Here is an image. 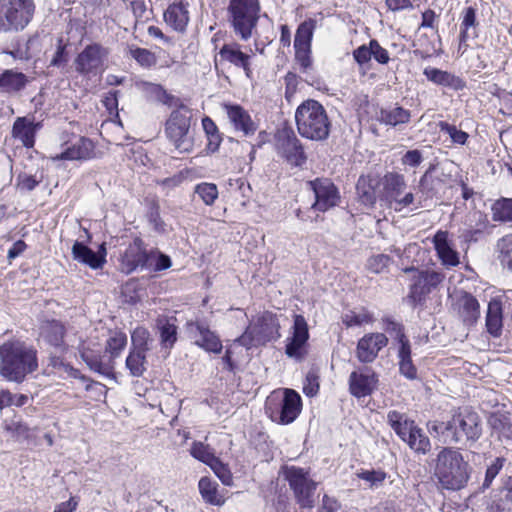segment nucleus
<instances>
[{
    "label": "nucleus",
    "mask_w": 512,
    "mask_h": 512,
    "mask_svg": "<svg viewBox=\"0 0 512 512\" xmlns=\"http://www.w3.org/2000/svg\"><path fill=\"white\" fill-rule=\"evenodd\" d=\"M433 462V475L441 488L458 491L467 485L472 468L459 448L441 447Z\"/></svg>",
    "instance_id": "f257e3e1"
},
{
    "label": "nucleus",
    "mask_w": 512,
    "mask_h": 512,
    "mask_svg": "<svg viewBox=\"0 0 512 512\" xmlns=\"http://www.w3.org/2000/svg\"><path fill=\"white\" fill-rule=\"evenodd\" d=\"M0 373L9 381L22 382L38 368L37 350L22 341H8L0 346Z\"/></svg>",
    "instance_id": "f03ea898"
},
{
    "label": "nucleus",
    "mask_w": 512,
    "mask_h": 512,
    "mask_svg": "<svg viewBox=\"0 0 512 512\" xmlns=\"http://www.w3.org/2000/svg\"><path fill=\"white\" fill-rule=\"evenodd\" d=\"M295 121L299 134L312 141H323L329 137L331 121L323 105L308 99L296 109Z\"/></svg>",
    "instance_id": "7ed1b4c3"
},
{
    "label": "nucleus",
    "mask_w": 512,
    "mask_h": 512,
    "mask_svg": "<svg viewBox=\"0 0 512 512\" xmlns=\"http://www.w3.org/2000/svg\"><path fill=\"white\" fill-rule=\"evenodd\" d=\"M260 13V0H229L227 6L229 25L242 41L249 40L256 32Z\"/></svg>",
    "instance_id": "20e7f679"
},
{
    "label": "nucleus",
    "mask_w": 512,
    "mask_h": 512,
    "mask_svg": "<svg viewBox=\"0 0 512 512\" xmlns=\"http://www.w3.org/2000/svg\"><path fill=\"white\" fill-rule=\"evenodd\" d=\"M302 410L299 393L290 388L273 391L266 399L265 413L275 423L288 425L294 422Z\"/></svg>",
    "instance_id": "39448f33"
},
{
    "label": "nucleus",
    "mask_w": 512,
    "mask_h": 512,
    "mask_svg": "<svg viewBox=\"0 0 512 512\" xmlns=\"http://www.w3.org/2000/svg\"><path fill=\"white\" fill-rule=\"evenodd\" d=\"M449 423L450 444L471 445L482 435L480 416L468 407L453 410Z\"/></svg>",
    "instance_id": "423d86ee"
},
{
    "label": "nucleus",
    "mask_w": 512,
    "mask_h": 512,
    "mask_svg": "<svg viewBox=\"0 0 512 512\" xmlns=\"http://www.w3.org/2000/svg\"><path fill=\"white\" fill-rule=\"evenodd\" d=\"M405 273H411V284L406 301L413 307H423L428 295L435 290L445 279L441 271L418 268L411 266L404 269Z\"/></svg>",
    "instance_id": "0eeeda50"
},
{
    "label": "nucleus",
    "mask_w": 512,
    "mask_h": 512,
    "mask_svg": "<svg viewBox=\"0 0 512 512\" xmlns=\"http://www.w3.org/2000/svg\"><path fill=\"white\" fill-rule=\"evenodd\" d=\"M33 0H0V31H21L32 20Z\"/></svg>",
    "instance_id": "6e6552de"
},
{
    "label": "nucleus",
    "mask_w": 512,
    "mask_h": 512,
    "mask_svg": "<svg viewBox=\"0 0 512 512\" xmlns=\"http://www.w3.org/2000/svg\"><path fill=\"white\" fill-rule=\"evenodd\" d=\"M174 108L166 120L165 135L176 149L189 151L192 147L189 137L191 110L183 103Z\"/></svg>",
    "instance_id": "1a4fd4ad"
},
{
    "label": "nucleus",
    "mask_w": 512,
    "mask_h": 512,
    "mask_svg": "<svg viewBox=\"0 0 512 512\" xmlns=\"http://www.w3.org/2000/svg\"><path fill=\"white\" fill-rule=\"evenodd\" d=\"M284 476L300 508L312 509L318 483L310 477L309 471L301 467L289 466L285 468Z\"/></svg>",
    "instance_id": "9d476101"
},
{
    "label": "nucleus",
    "mask_w": 512,
    "mask_h": 512,
    "mask_svg": "<svg viewBox=\"0 0 512 512\" xmlns=\"http://www.w3.org/2000/svg\"><path fill=\"white\" fill-rule=\"evenodd\" d=\"M275 150L291 167L301 168L306 164L307 155L303 144L290 127H284L276 132Z\"/></svg>",
    "instance_id": "9b49d317"
},
{
    "label": "nucleus",
    "mask_w": 512,
    "mask_h": 512,
    "mask_svg": "<svg viewBox=\"0 0 512 512\" xmlns=\"http://www.w3.org/2000/svg\"><path fill=\"white\" fill-rule=\"evenodd\" d=\"M317 21L309 18L297 27L294 37L295 59L300 64L303 71H306L312 65L311 60V42Z\"/></svg>",
    "instance_id": "f8f14e48"
},
{
    "label": "nucleus",
    "mask_w": 512,
    "mask_h": 512,
    "mask_svg": "<svg viewBox=\"0 0 512 512\" xmlns=\"http://www.w3.org/2000/svg\"><path fill=\"white\" fill-rule=\"evenodd\" d=\"M187 333L193 343L208 353L220 354L223 345L219 335L202 321H188Z\"/></svg>",
    "instance_id": "ddd939ff"
},
{
    "label": "nucleus",
    "mask_w": 512,
    "mask_h": 512,
    "mask_svg": "<svg viewBox=\"0 0 512 512\" xmlns=\"http://www.w3.org/2000/svg\"><path fill=\"white\" fill-rule=\"evenodd\" d=\"M315 201L311 208L318 212H326L338 205L340 195L337 187L330 179H316L309 182Z\"/></svg>",
    "instance_id": "4468645a"
},
{
    "label": "nucleus",
    "mask_w": 512,
    "mask_h": 512,
    "mask_svg": "<svg viewBox=\"0 0 512 512\" xmlns=\"http://www.w3.org/2000/svg\"><path fill=\"white\" fill-rule=\"evenodd\" d=\"M389 339L381 332L366 333L356 346V358L360 363L369 364L376 360L379 352L388 345Z\"/></svg>",
    "instance_id": "2eb2a0df"
},
{
    "label": "nucleus",
    "mask_w": 512,
    "mask_h": 512,
    "mask_svg": "<svg viewBox=\"0 0 512 512\" xmlns=\"http://www.w3.org/2000/svg\"><path fill=\"white\" fill-rule=\"evenodd\" d=\"M250 327L251 331L254 332V339L257 344L262 345L270 341H275L280 337V323L278 318L272 313H264L258 318L257 322Z\"/></svg>",
    "instance_id": "dca6fc26"
},
{
    "label": "nucleus",
    "mask_w": 512,
    "mask_h": 512,
    "mask_svg": "<svg viewBox=\"0 0 512 512\" xmlns=\"http://www.w3.org/2000/svg\"><path fill=\"white\" fill-rule=\"evenodd\" d=\"M251 55L244 53L238 43H226L219 50L220 63H229L242 69L248 78L252 77Z\"/></svg>",
    "instance_id": "f3484780"
},
{
    "label": "nucleus",
    "mask_w": 512,
    "mask_h": 512,
    "mask_svg": "<svg viewBox=\"0 0 512 512\" xmlns=\"http://www.w3.org/2000/svg\"><path fill=\"white\" fill-rule=\"evenodd\" d=\"M432 243L437 257L443 266L455 267L459 265L460 256L449 240L448 231L438 230L432 238Z\"/></svg>",
    "instance_id": "a211bd4d"
},
{
    "label": "nucleus",
    "mask_w": 512,
    "mask_h": 512,
    "mask_svg": "<svg viewBox=\"0 0 512 512\" xmlns=\"http://www.w3.org/2000/svg\"><path fill=\"white\" fill-rule=\"evenodd\" d=\"M147 264L146 249L143 241L136 238L125 250L121 258V270L130 274L138 268L144 269Z\"/></svg>",
    "instance_id": "6ab92c4d"
},
{
    "label": "nucleus",
    "mask_w": 512,
    "mask_h": 512,
    "mask_svg": "<svg viewBox=\"0 0 512 512\" xmlns=\"http://www.w3.org/2000/svg\"><path fill=\"white\" fill-rule=\"evenodd\" d=\"M377 382V375L369 368L360 372L353 371L349 376L350 393L357 398L368 396L372 394Z\"/></svg>",
    "instance_id": "aec40b11"
},
{
    "label": "nucleus",
    "mask_w": 512,
    "mask_h": 512,
    "mask_svg": "<svg viewBox=\"0 0 512 512\" xmlns=\"http://www.w3.org/2000/svg\"><path fill=\"white\" fill-rule=\"evenodd\" d=\"M223 108L236 131L242 132L245 136L253 135L256 132L257 124L242 106L238 104H224Z\"/></svg>",
    "instance_id": "412c9836"
},
{
    "label": "nucleus",
    "mask_w": 512,
    "mask_h": 512,
    "mask_svg": "<svg viewBox=\"0 0 512 512\" xmlns=\"http://www.w3.org/2000/svg\"><path fill=\"white\" fill-rule=\"evenodd\" d=\"M454 309L465 325L471 326L480 317V305L478 300L468 292H461L456 297Z\"/></svg>",
    "instance_id": "4be33fe9"
},
{
    "label": "nucleus",
    "mask_w": 512,
    "mask_h": 512,
    "mask_svg": "<svg viewBox=\"0 0 512 512\" xmlns=\"http://www.w3.org/2000/svg\"><path fill=\"white\" fill-rule=\"evenodd\" d=\"M42 128L41 122H35L34 118L17 117L12 126V136L19 140L24 147L32 148L35 144V135Z\"/></svg>",
    "instance_id": "5701e85b"
},
{
    "label": "nucleus",
    "mask_w": 512,
    "mask_h": 512,
    "mask_svg": "<svg viewBox=\"0 0 512 512\" xmlns=\"http://www.w3.org/2000/svg\"><path fill=\"white\" fill-rule=\"evenodd\" d=\"M376 119L386 126L401 129L411 120V111L398 104L381 107L377 112Z\"/></svg>",
    "instance_id": "b1692460"
},
{
    "label": "nucleus",
    "mask_w": 512,
    "mask_h": 512,
    "mask_svg": "<svg viewBox=\"0 0 512 512\" xmlns=\"http://www.w3.org/2000/svg\"><path fill=\"white\" fill-rule=\"evenodd\" d=\"M423 74L432 83L455 91L463 90L466 87V82L459 76L435 67H426Z\"/></svg>",
    "instance_id": "393cba45"
},
{
    "label": "nucleus",
    "mask_w": 512,
    "mask_h": 512,
    "mask_svg": "<svg viewBox=\"0 0 512 512\" xmlns=\"http://www.w3.org/2000/svg\"><path fill=\"white\" fill-rule=\"evenodd\" d=\"M175 317L160 316L156 320V328L160 335L163 349L170 351L178 339V326Z\"/></svg>",
    "instance_id": "a878e982"
},
{
    "label": "nucleus",
    "mask_w": 512,
    "mask_h": 512,
    "mask_svg": "<svg viewBox=\"0 0 512 512\" xmlns=\"http://www.w3.org/2000/svg\"><path fill=\"white\" fill-rule=\"evenodd\" d=\"M187 6V3L180 1L170 4L164 12L165 22L176 31L183 32L187 27L189 22Z\"/></svg>",
    "instance_id": "bb28decb"
},
{
    "label": "nucleus",
    "mask_w": 512,
    "mask_h": 512,
    "mask_svg": "<svg viewBox=\"0 0 512 512\" xmlns=\"http://www.w3.org/2000/svg\"><path fill=\"white\" fill-rule=\"evenodd\" d=\"M379 186V180L372 176H360L357 184L356 191L358 200L367 208H372L377 200L376 188Z\"/></svg>",
    "instance_id": "cd10ccee"
},
{
    "label": "nucleus",
    "mask_w": 512,
    "mask_h": 512,
    "mask_svg": "<svg viewBox=\"0 0 512 512\" xmlns=\"http://www.w3.org/2000/svg\"><path fill=\"white\" fill-rule=\"evenodd\" d=\"M491 512H512V474L502 480V485L495 494Z\"/></svg>",
    "instance_id": "c85d7f7f"
},
{
    "label": "nucleus",
    "mask_w": 512,
    "mask_h": 512,
    "mask_svg": "<svg viewBox=\"0 0 512 512\" xmlns=\"http://www.w3.org/2000/svg\"><path fill=\"white\" fill-rule=\"evenodd\" d=\"M94 152V143L87 138H81L79 141L66 148L63 152L53 157L54 160H82L92 157Z\"/></svg>",
    "instance_id": "c756f323"
},
{
    "label": "nucleus",
    "mask_w": 512,
    "mask_h": 512,
    "mask_svg": "<svg viewBox=\"0 0 512 512\" xmlns=\"http://www.w3.org/2000/svg\"><path fill=\"white\" fill-rule=\"evenodd\" d=\"M28 83L27 76L13 69H5L0 72V91L4 93H17L25 88Z\"/></svg>",
    "instance_id": "7c9ffc66"
},
{
    "label": "nucleus",
    "mask_w": 512,
    "mask_h": 512,
    "mask_svg": "<svg viewBox=\"0 0 512 512\" xmlns=\"http://www.w3.org/2000/svg\"><path fill=\"white\" fill-rule=\"evenodd\" d=\"M387 422L402 441H404L417 426L413 419L408 418L406 414L396 410L388 412Z\"/></svg>",
    "instance_id": "2f4dec72"
},
{
    "label": "nucleus",
    "mask_w": 512,
    "mask_h": 512,
    "mask_svg": "<svg viewBox=\"0 0 512 512\" xmlns=\"http://www.w3.org/2000/svg\"><path fill=\"white\" fill-rule=\"evenodd\" d=\"M486 328L490 335L499 337L503 328V309L501 301L492 299L488 303Z\"/></svg>",
    "instance_id": "473e14b6"
},
{
    "label": "nucleus",
    "mask_w": 512,
    "mask_h": 512,
    "mask_svg": "<svg viewBox=\"0 0 512 512\" xmlns=\"http://www.w3.org/2000/svg\"><path fill=\"white\" fill-rule=\"evenodd\" d=\"M64 334V326L56 320L45 321L40 328V336L46 343L55 348H62Z\"/></svg>",
    "instance_id": "72a5a7b5"
},
{
    "label": "nucleus",
    "mask_w": 512,
    "mask_h": 512,
    "mask_svg": "<svg viewBox=\"0 0 512 512\" xmlns=\"http://www.w3.org/2000/svg\"><path fill=\"white\" fill-rule=\"evenodd\" d=\"M383 186L386 200L392 204L403 194L407 185L403 175L391 172L384 176Z\"/></svg>",
    "instance_id": "f704fd0d"
},
{
    "label": "nucleus",
    "mask_w": 512,
    "mask_h": 512,
    "mask_svg": "<svg viewBox=\"0 0 512 512\" xmlns=\"http://www.w3.org/2000/svg\"><path fill=\"white\" fill-rule=\"evenodd\" d=\"M146 213L145 217L151 229L158 234H165L168 231V225L160 216V205L155 197L145 199Z\"/></svg>",
    "instance_id": "c9c22d12"
},
{
    "label": "nucleus",
    "mask_w": 512,
    "mask_h": 512,
    "mask_svg": "<svg viewBox=\"0 0 512 512\" xmlns=\"http://www.w3.org/2000/svg\"><path fill=\"white\" fill-rule=\"evenodd\" d=\"M403 442L417 455H426L432 448L429 437L418 426L412 430Z\"/></svg>",
    "instance_id": "e433bc0d"
},
{
    "label": "nucleus",
    "mask_w": 512,
    "mask_h": 512,
    "mask_svg": "<svg viewBox=\"0 0 512 512\" xmlns=\"http://www.w3.org/2000/svg\"><path fill=\"white\" fill-rule=\"evenodd\" d=\"M218 483L208 477L199 480L198 488L203 500L211 505L221 506L225 500L218 492Z\"/></svg>",
    "instance_id": "4c0bfd02"
},
{
    "label": "nucleus",
    "mask_w": 512,
    "mask_h": 512,
    "mask_svg": "<svg viewBox=\"0 0 512 512\" xmlns=\"http://www.w3.org/2000/svg\"><path fill=\"white\" fill-rule=\"evenodd\" d=\"M143 90L156 101L169 107H176L183 103L180 98L168 93L167 90L160 84L144 82Z\"/></svg>",
    "instance_id": "58836bf2"
},
{
    "label": "nucleus",
    "mask_w": 512,
    "mask_h": 512,
    "mask_svg": "<svg viewBox=\"0 0 512 512\" xmlns=\"http://www.w3.org/2000/svg\"><path fill=\"white\" fill-rule=\"evenodd\" d=\"M473 216L476 218L474 228L465 229L461 232L460 238L467 244L476 243L484 237V231L489 225L487 216L481 212H475Z\"/></svg>",
    "instance_id": "ea45409f"
},
{
    "label": "nucleus",
    "mask_w": 512,
    "mask_h": 512,
    "mask_svg": "<svg viewBox=\"0 0 512 512\" xmlns=\"http://www.w3.org/2000/svg\"><path fill=\"white\" fill-rule=\"evenodd\" d=\"M76 70L82 74L94 73L96 68V45H88L76 58Z\"/></svg>",
    "instance_id": "a19ab883"
},
{
    "label": "nucleus",
    "mask_w": 512,
    "mask_h": 512,
    "mask_svg": "<svg viewBox=\"0 0 512 512\" xmlns=\"http://www.w3.org/2000/svg\"><path fill=\"white\" fill-rule=\"evenodd\" d=\"M127 344V336L120 330L109 331V337L106 340L105 354H109V358H116L120 355Z\"/></svg>",
    "instance_id": "79ce46f5"
},
{
    "label": "nucleus",
    "mask_w": 512,
    "mask_h": 512,
    "mask_svg": "<svg viewBox=\"0 0 512 512\" xmlns=\"http://www.w3.org/2000/svg\"><path fill=\"white\" fill-rule=\"evenodd\" d=\"M373 321V314L365 308H361L359 311L350 310L342 316V322L348 328L362 326L372 323Z\"/></svg>",
    "instance_id": "37998d69"
},
{
    "label": "nucleus",
    "mask_w": 512,
    "mask_h": 512,
    "mask_svg": "<svg viewBox=\"0 0 512 512\" xmlns=\"http://www.w3.org/2000/svg\"><path fill=\"white\" fill-rule=\"evenodd\" d=\"M492 219L496 222H512V198H501L491 207Z\"/></svg>",
    "instance_id": "c03bdc74"
},
{
    "label": "nucleus",
    "mask_w": 512,
    "mask_h": 512,
    "mask_svg": "<svg viewBox=\"0 0 512 512\" xmlns=\"http://www.w3.org/2000/svg\"><path fill=\"white\" fill-rule=\"evenodd\" d=\"M146 353L130 350L126 358V367L133 377H141L146 371Z\"/></svg>",
    "instance_id": "a18cd8bd"
},
{
    "label": "nucleus",
    "mask_w": 512,
    "mask_h": 512,
    "mask_svg": "<svg viewBox=\"0 0 512 512\" xmlns=\"http://www.w3.org/2000/svg\"><path fill=\"white\" fill-rule=\"evenodd\" d=\"M496 247L502 266L512 272V233L498 239Z\"/></svg>",
    "instance_id": "49530a36"
},
{
    "label": "nucleus",
    "mask_w": 512,
    "mask_h": 512,
    "mask_svg": "<svg viewBox=\"0 0 512 512\" xmlns=\"http://www.w3.org/2000/svg\"><path fill=\"white\" fill-rule=\"evenodd\" d=\"M382 329L390 335L396 342H400L408 338L405 334V327L401 322L396 321L391 316H384L381 319Z\"/></svg>",
    "instance_id": "de8ad7c7"
},
{
    "label": "nucleus",
    "mask_w": 512,
    "mask_h": 512,
    "mask_svg": "<svg viewBox=\"0 0 512 512\" xmlns=\"http://www.w3.org/2000/svg\"><path fill=\"white\" fill-rule=\"evenodd\" d=\"M72 254L75 260L96 269V253L82 242L76 241L73 244Z\"/></svg>",
    "instance_id": "09e8293b"
},
{
    "label": "nucleus",
    "mask_w": 512,
    "mask_h": 512,
    "mask_svg": "<svg viewBox=\"0 0 512 512\" xmlns=\"http://www.w3.org/2000/svg\"><path fill=\"white\" fill-rule=\"evenodd\" d=\"M128 53L132 59L144 68H150L157 63L155 54L148 49L130 46L128 48Z\"/></svg>",
    "instance_id": "8fccbe9b"
},
{
    "label": "nucleus",
    "mask_w": 512,
    "mask_h": 512,
    "mask_svg": "<svg viewBox=\"0 0 512 512\" xmlns=\"http://www.w3.org/2000/svg\"><path fill=\"white\" fill-rule=\"evenodd\" d=\"M194 194L197 195L205 205L211 206L218 198V188L214 183L202 182L195 186Z\"/></svg>",
    "instance_id": "3c124183"
},
{
    "label": "nucleus",
    "mask_w": 512,
    "mask_h": 512,
    "mask_svg": "<svg viewBox=\"0 0 512 512\" xmlns=\"http://www.w3.org/2000/svg\"><path fill=\"white\" fill-rule=\"evenodd\" d=\"M190 453L195 459L209 466H212L218 460L212 449L202 442H194L191 446Z\"/></svg>",
    "instance_id": "603ef678"
},
{
    "label": "nucleus",
    "mask_w": 512,
    "mask_h": 512,
    "mask_svg": "<svg viewBox=\"0 0 512 512\" xmlns=\"http://www.w3.org/2000/svg\"><path fill=\"white\" fill-rule=\"evenodd\" d=\"M357 477L366 481L370 489H378L383 485L385 479L387 478V473L380 469H362L357 473Z\"/></svg>",
    "instance_id": "864d4df0"
},
{
    "label": "nucleus",
    "mask_w": 512,
    "mask_h": 512,
    "mask_svg": "<svg viewBox=\"0 0 512 512\" xmlns=\"http://www.w3.org/2000/svg\"><path fill=\"white\" fill-rule=\"evenodd\" d=\"M149 340V331L144 327H137L131 334L130 350L147 353V351L149 350Z\"/></svg>",
    "instance_id": "5fc2aeb1"
},
{
    "label": "nucleus",
    "mask_w": 512,
    "mask_h": 512,
    "mask_svg": "<svg viewBox=\"0 0 512 512\" xmlns=\"http://www.w3.org/2000/svg\"><path fill=\"white\" fill-rule=\"evenodd\" d=\"M507 459L505 457H496L486 468L485 477L481 485V490H486L491 487L494 479L503 469Z\"/></svg>",
    "instance_id": "6e6d98bb"
},
{
    "label": "nucleus",
    "mask_w": 512,
    "mask_h": 512,
    "mask_svg": "<svg viewBox=\"0 0 512 512\" xmlns=\"http://www.w3.org/2000/svg\"><path fill=\"white\" fill-rule=\"evenodd\" d=\"M69 43L64 41L62 37L57 39L56 51L50 61L51 67L64 68L69 61V53L67 51Z\"/></svg>",
    "instance_id": "4d7b16f0"
},
{
    "label": "nucleus",
    "mask_w": 512,
    "mask_h": 512,
    "mask_svg": "<svg viewBox=\"0 0 512 512\" xmlns=\"http://www.w3.org/2000/svg\"><path fill=\"white\" fill-rule=\"evenodd\" d=\"M293 333L290 339H294L296 342H306L309 339L308 324L304 316L300 314L294 315L293 320Z\"/></svg>",
    "instance_id": "13d9d810"
},
{
    "label": "nucleus",
    "mask_w": 512,
    "mask_h": 512,
    "mask_svg": "<svg viewBox=\"0 0 512 512\" xmlns=\"http://www.w3.org/2000/svg\"><path fill=\"white\" fill-rule=\"evenodd\" d=\"M428 432L434 437L442 439L444 443L450 444V423L447 421H429Z\"/></svg>",
    "instance_id": "bf43d9fd"
},
{
    "label": "nucleus",
    "mask_w": 512,
    "mask_h": 512,
    "mask_svg": "<svg viewBox=\"0 0 512 512\" xmlns=\"http://www.w3.org/2000/svg\"><path fill=\"white\" fill-rule=\"evenodd\" d=\"M440 131L448 134L455 144L464 145L469 137L468 133L462 130L457 129L455 125H451L448 122L441 121L439 122Z\"/></svg>",
    "instance_id": "052dcab7"
},
{
    "label": "nucleus",
    "mask_w": 512,
    "mask_h": 512,
    "mask_svg": "<svg viewBox=\"0 0 512 512\" xmlns=\"http://www.w3.org/2000/svg\"><path fill=\"white\" fill-rule=\"evenodd\" d=\"M103 106L107 111V119L114 121V119L119 120L118 113V91L110 90L108 94L102 99Z\"/></svg>",
    "instance_id": "680f3d73"
},
{
    "label": "nucleus",
    "mask_w": 512,
    "mask_h": 512,
    "mask_svg": "<svg viewBox=\"0 0 512 512\" xmlns=\"http://www.w3.org/2000/svg\"><path fill=\"white\" fill-rule=\"evenodd\" d=\"M476 25V9L472 6L464 8L462 12L460 39L465 41L467 38V30Z\"/></svg>",
    "instance_id": "e2e57ef3"
},
{
    "label": "nucleus",
    "mask_w": 512,
    "mask_h": 512,
    "mask_svg": "<svg viewBox=\"0 0 512 512\" xmlns=\"http://www.w3.org/2000/svg\"><path fill=\"white\" fill-rule=\"evenodd\" d=\"M391 261L392 259L389 255L377 254L368 259L367 269L373 273L379 274L388 267Z\"/></svg>",
    "instance_id": "0e129e2a"
},
{
    "label": "nucleus",
    "mask_w": 512,
    "mask_h": 512,
    "mask_svg": "<svg viewBox=\"0 0 512 512\" xmlns=\"http://www.w3.org/2000/svg\"><path fill=\"white\" fill-rule=\"evenodd\" d=\"M305 345L306 342H296L294 339L288 338L285 353L288 357L301 361L306 355Z\"/></svg>",
    "instance_id": "69168bd1"
},
{
    "label": "nucleus",
    "mask_w": 512,
    "mask_h": 512,
    "mask_svg": "<svg viewBox=\"0 0 512 512\" xmlns=\"http://www.w3.org/2000/svg\"><path fill=\"white\" fill-rule=\"evenodd\" d=\"M431 169L427 170L419 180L418 189L424 200L432 198L436 194L434 180L429 177Z\"/></svg>",
    "instance_id": "338daca9"
},
{
    "label": "nucleus",
    "mask_w": 512,
    "mask_h": 512,
    "mask_svg": "<svg viewBox=\"0 0 512 512\" xmlns=\"http://www.w3.org/2000/svg\"><path fill=\"white\" fill-rule=\"evenodd\" d=\"M399 373L408 380H416L418 378V370L414 365L412 358L398 360Z\"/></svg>",
    "instance_id": "774afa93"
}]
</instances>
